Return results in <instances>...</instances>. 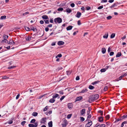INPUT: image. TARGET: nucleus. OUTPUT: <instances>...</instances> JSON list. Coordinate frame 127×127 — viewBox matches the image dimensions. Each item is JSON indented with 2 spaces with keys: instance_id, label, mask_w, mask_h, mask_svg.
I'll list each match as a JSON object with an SVG mask.
<instances>
[{
  "instance_id": "obj_1",
  "label": "nucleus",
  "mask_w": 127,
  "mask_h": 127,
  "mask_svg": "<svg viewBox=\"0 0 127 127\" xmlns=\"http://www.w3.org/2000/svg\"><path fill=\"white\" fill-rule=\"evenodd\" d=\"M99 97V95L98 94L93 95L90 97L89 101L90 103L92 102V101L97 100Z\"/></svg>"
},
{
  "instance_id": "obj_2",
  "label": "nucleus",
  "mask_w": 127,
  "mask_h": 127,
  "mask_svg": "<svg viewBox=\"0 0 127 127\" xmlns=\"http://www.w3.org/2000/svg\"><path fill=\"white\" fill-rule=\"evenodd\" d=\"M54 21L56 24L60 23L62 22V19L61 18L59 17L55 18L54 19Z\"/></svg>"
},
{
  "instance_id": "obj_3",
  "label": "nucleus",
  "mask_w": 127,
  "mask_h": 127,
  "mask_svg": "<svg viewBox=\"0 0 127 127\" xmlns=\"http://www.w3.org/2000/svg\"><path fill=\"white\" fill-rule=\"evenodd\" d=\"M92 124V123L91 121L88 120V123L86 125L85 127H89L91 126Z\"/></svg>"
},
{
  "instance_id": "obj_4",
  "label": "nucleus",
  "mask_w": 127,
  "mask_h": 127,
  "mask_svg": "<svg viewBox=\"0 0 127 127\" xmlns=\"http://www.w3.org/2000/svg\"><path fill=\"white\" fill-rule=\"evenodd\" d=\"M67 124V121L65 119H64L63 121V123L62 124V126L63 127H65Z\"/></svg>"
},
{
  "instance_id": "obj_5",
  "label": "nucleus",
  "mask_w": 127,
  "mask_h": 127,
  "mask_svg": "<svg viewBox=\"0 0 127 127\" xmlns=\"http://www.w3.org/2000/svg\"><path fill=\"white\" fill-rule=\"evenodd\" d=\"M83 99V97L82 96H80L77 97L76 98L75 102L80 101Z\"/></svg>"
},
{
  "instance_id": "obj_6",
  "label": "nucleus",
  "mask_w": 127,
  "mask_h": 127,
  "mask_svg": "<svg viewBox=\"0 0 127 127\" xmlns=\"http://www.w3.org/2000/svg\"><path fill=\"white\" fill-rule=\"evenodd\" d=\"M73 105L72 103H69L67 104L68 108L69 109H72L73 107Z\"/></svg>"
},
{
  "instance_id": "obj_7",
  "label": "nucleus",
  "mask_w": 127,
  "mask_h": 127,
  "mask_svg": "<svg viewBox=\"0 0 127 127\" xmlns=\"http://www.w3.org/2000/svg\"><path fill=\"white\" fill-rule=\"evenodd\" d=\"M46 118H43L42 119L41 121V124H45V122H46Z\"/></svg>"
},
{
  "instance_id": "obj_8",
  "label": "nucleus",
  "mask_w": 127,
  "mask_h": 127,
  "mask_svg": "<svg viewBox=\"0 0 127 127\" xmlns=\"http://www.w3.org/2000/svg\"><path fill=\"white\" fill-rule=\"evenodd\" d=\"M127 75V72L126 73H124V74H122L119 77V80H121L123 77L126 76Z\"/></svg>"
},
{
  "instance_id": "obj_9",
  "label": "nucleus",
  "mask_w": 127,
  "mask_h": 127,
  "mask_svg": "<svg viewBox=\"0 0 127 127\" xmlns=\"http://www.w3.org/2000/svg\"><path fill=\"white\" fill-rule=\"evenodd\" d=\"M86 111V109H82V110L80 111V113L81 114V115H83L85 113V112Z\"/></svg>"
},
{
  "instance_id": "obj_10",
  "label": "nucleus",
  "mask_w": 127,
  "mask_h": 127,
  "mask_svg": "<svg viewBox=\"0 0 127 127\" xmlns=\"http://www.w3.org/2000/svg\"><path fill=\"white\" fill-rule=\"evenodd\" d=\"M64 42L62 41H59L58 42V44L59 45H62L64 44Z\"/></svg>"
},
{
  "instance_id": "obj_11",
  "label": "nucleus",
  "mask_w": 127,
  "mask_h": 127,
  "mask_svg": "<svg viewBox=\"0 0 127 127\" xmlns=\"http://www.w3.org/2000/svg\"><path fill=\"white\" fill-rule=\"evenodd\" d=\"M98 121L100 122H102L103 121V117L100 116L98 117Z\"/></svg>"
},
{
  "instance_id": "obj_12",
  "label": "nucleus",
  "mask_w": 127,
  "mask_h": 127,
  "mask_svg": "<svg viewBox=\"0 0 127 127\" xmlns=\"http://www.w3.org/2000/svg\"><path fill=\"white\" fill-rule=\"evenodd\" d=\"M32 38V37L29 36L28 37L26 38V39L27 41H30Z\"/></svg>"
},
{
  "instance_id": "obj_13",
  "label": "nucleus",
  "mask_w": 127,
  "mask_h": 127,
  "mask_svg": "<svg viewBox=\"0 0 127 127\" xmlns=\"http://www.w3.org/2000/svg\"><path fill=\"white\" fill-rule=\"evenodd\" d=\"M59 96V95L57 94H55L54 95L52 96V97L54 99H55L57 97H58Z\"/></svg>"
},
{
  "instance_id": "obj_14",
  "label": "nucleus",
  "mask_w": 127,
  "mask_h": 127,
  "mask_svg": "<svg viewBox=\"0 0 127 127\" xmlns=\"http://www.w3.org/2000/svg\"><path fill=\"white\" fill-rule=\"evenodd\" d=\"M81 15V14L80 12H77L76 14V16L78 18H79V17H80Z\"/></svg>"
},
{
  "instance_id": "obj_15",
  "label": "nucleus",
  "mask_w": 127,
  "mask_h": 127,
  "mask_svg": "<svg viewBox=\"0 0 127 127\" xmlns=\"http://www.w3.org/2000/svg\"><path fill=\"white\" fill-rule=\"evenodd\" d=\"M55 99H54L53 98H51L49 100V102L51 103H53L55 102Z\"/></svg>"
},
{
  "instance_id": "obj_16",
  "label": "nucleus",
  "mask_w": 127,
  "mask_h": 127,
  "mask_svg": "<svg viewBox=\"0 0 127 127\" xmlns=\"http://www.w3.org/2000/svg\"><path fill=\"white\" fill-rule=\"evenodd\" d=\"M108 36V32L106 33L105 35H103V37L104 38L107 39V38Z\"/></svg>"
},
{
  "instance_id": "obj_17",
  "label": "nucleus",
  "mask_w": 127,
  "mask_h": 127,
  "mask_svg": "<svg viewBox=\"0 0 127 127\" xmlns=\"http://www.w3.org/2000/svg\"><path fill=\"white\" fill-rule=\"evenodd\" d=\"M42 18L44 19H48V16L46 15H44L42 16Z\"/></svg>"
},
{
  "instance_id": "obj_18",
  "label": "nucleus",
  "mask_w": 127,
  "mask_h": 127,
  "mask_svg": "<svg viewBox=\"0 0 127 127\" xmlns=\"http://www.w3.org/2000/svg\"><path fill=\"white\" fill-rule=\"evenodd\" d=\"M72 26H69L66 28V30L67 31L70 30L72 29Z\"/></svg>"
},
{
  "instance_id": "obj_19",
  "label": "nucleus",
  "mask_w": 127,
  "mask_h": 127,
  "mask_svg": "<svg viewBox=\"0 0 127 127\" xmlns=\"http://www.w3.org/2000/svg\"><path fill=\"white\" fill-rule=\"evenodd\" d=\"M106 52V50L105 48H102L101 49V52L103 54L105 53Z\"/></svg>"
},
{
  "instance_id": "obj_20",
  "label": "nucleus",
  "mask_w": 127,
  "mask_h": 127,
  "mask_svg": "<svg viewBox=\"0 0 127 127\" xmlns=\"http://www.w3.org/2000/svg\"><path fill=\"white\" fill-rule=\"evenodd\" d=\"M8 42V40L7 39H3L1 41V43H7Z\"/></svg>"
},
{
  "instance_id": "obj_21",
  "label": "nucleus",
  "mask_w": 127,
  "mask_h": 127,
  "mask_svg": "<svg viewBox=\"0 0 127 127\" xmlns=\"http://www.w3.org/2000/svg\"><path fill=\"white\" fill-rule=\"evenodd\" d=\"M48 125L49 127H52V121H50L48 123Z\"/></svg>"
},
{
  "instance_id": "obj_22",
  "label": "nucleus",
  "mask_w": 127,
  "mask_h": 127,
  "mask_svg": "<svg viewBox=\"0 0 127 127\" xmlns=\"http://www.w3.org/2000/svg\"><path fill=\"white\" fill-rule=\"evenodd\" d=\"M121 55H122V54H121V52H118L116 55V57H120V56H121Z\"/></svg>"
},
{
  "instance_id": "obj_23",
  "label": "nucleus",
  "mask_w": 127,
  "mask_h": 127,
  "mask_svg": "<svg viewBox=\"0 0 127 127\" xmlns=\"http://www.w3.org/2000/svg\"><path fill=\"white\" fill-rule=\"evenodd\" d=\"M66 12L68 13H70L71 12V9L68 8L66 9Z\"/></svg>"
},
{
  "instance_id": "obj_24",
  "label": "nucleus",
  "mask_w": 127,
  "mask_h": 127,
  "mask_svg": "<svg viewBox=\"0 0 127 127\" xmlns=\"http://www.w3.org/2000/svg\"><path fill=\"white\" fill-rule=\"evenodd\" d=\"M32 116H36L38 115V113L36 112H33L32 114Z\"/></svg>"
},
{
  "instance_id": "obj_25",
  "label": "nucleus",
  "mask_w": 127,
  "mask_h": 127,
  "mask_svg": "<svg viewBox=\"0 0 127 127\" xmlns=\"http://www.w3.org/2000/svg\"><path fill=\"white\" fill-rule=\"evenodd\" d=\"M30 29L31 30H32L33 31H35V29L36 31H37V29H36L35 28H34V27L33 26H31L30 27Z\"/></svg>"
},
{
  "instance_id": "obj_26",
  "label": "nucleus",
  "mask_w": 127,
  "mask_h": 127,
  "mask_svg": "<svg viewBox=\"0 0 127 127\" xmlns=\"http://www.w3.org/2000/svg\"><path fill=\"white\" fill-rule=\"evenodd\" d=\"M88 90L86 89H84L82 90L81 93H84L85 92H87Z\"/></svg>"
},
{
  "instance_id": "obj_27",
  "label": "nucleus",
  "mask_w": 127,
  "mask_h": 127,
  "mask_svg": "<svg viewBox=\"0 0 127 127\" xmlns=\"http://www.w3.org/2000/svg\"><path fill=\"white\" fill-rule=\"evenodd\" d=\"M3 36V39H7L8 37V35H4Z\"/></svg>"
},
{
  "instance_id": "obj_28",
  "label": "nucleus",
  "mask_w": 127,
  "mask_h": 127,
  "mask_svg": "<svg viewBox=\"0 0 127 127\" xmlns=\"http://www.w3.org/2000/svg\"><path fill=\"white\" fill-rule=\"evenodd\" d=\"M9 43L10 44H11L12 45H14L15 44L13 40H10L9 41Z\"/></svg>"
},
{
  "instance_id": "obj_29",
  "label": "nucleus",
  "mask_w": 127,
  "mask_h": 127,
  "mask_svg": "<svg viewBox=\"0 0 127 127\" xmlns=\"http://www.w3.org/2000/svg\"><path fill=\"white\" fill-rule=\"evenodd\" d=\"M25 30L27 31H30L31 30L30 28H29L28 27H25Z\"/></svg>"
},
{
  "instance_id": "obj_30",
  "label": "nucleus",
  "mask_w": 127,
  "mask_h": 127,
  "mask_svg": "<svg viewBox=\"0 0 127 127\" xmlns=\"http://www.w3.org/2000/svg\"><path fill=\"white\" fill-rule=\"evenodd\" d=\"M115 36V33H113L111 34L110 36V38H114Z\"/></svg>"
},
{
  "instance_id": "obj_31",
  "label": "nucleus",
  "mask_w": 127,
  "mask_h": 127,
  "mask_svg": "<svg viewBox=\"0 0 127 127\" xmlns=\"http://www.w3.org/2000/svg\"><path fill=\"white\" fill-rule=\"evenodd\" d=\"M35 121V119H33L31 120L30 122V123H34Z\"/></svg>"
},
{
  "instance_id": "obj_32",
  "label": "nucleus",
  "mask_w": 127,
  "mask_h": 127,
  "mask_svg": "<svg viewBox=\"0 0 127 127\" xmlns=\"http://www.w3.org/2000/svg\"><path fill=\"white\" fill-rule=\"evenodd\" d=\"M94 88V87L92 85H90L89 86V89L91 90H93Z\"/></svg>"
},
{
  "instance_id": "obj_33",
  "label": "nucleus",
  "mask_w": 127,
  "mask_h": 127,
  "mask_svg": "<svg viewBox=\"0 0 127 127\" xmlns=\"http://www.w3.org/2000/svg\"><path fill=\"white\" fill-rule=\"evenodd\" d=\"M16 67V66H9L8 67V69H10L11 68H13Z\"/></svg>"
},
{
  "instance_id": "obj_34",
  "label": "nucleus",
  "mask_w": 127,
  "mask_h": 127,
  "mask_svg": "<svg viewBox=\"0 0 127 127\" xmlns=\"http://www.w3.org/2000/svg\"><path fill=\"white\" fill-rule=\"evenodd\" d=\"M6 18V16L5 15H4L3 16H1L0 17V19H5Z\"/></svg>"
},
{
  "instance_id": "obj_35",
  "label": "nucleus",
  "mask_w": 127,
  "mask_h": 127,
  "mask_svg": "<svg viewBox=\"0 0 127 127\" xmlns=\"http://www.w3.org/2000/svg\"><path fill=\"white\" fill-rule=\"evenodd\" d=\"M62 55L61 54H58L57 56H56V58H57L58 57L61 58L62 57Z\"/></svg>"
},
{
  "instance_id": "obj_36",
  "label": "nucleus",
  "mask_w": 127,
  "mask_h": 127,
  "mask_svg": "<svg viewBox=\"0 0 127 127\" xmlns=\"http://www.w3.org/2000/svg\"><path fill=\"white\" fill-rule=\"evenodd\" d=\"M29 127H34V125L31 124H29Z\"/></svg>"
},
{
  "instance_id": "obj_37",
  "label": "nucleus",
  "mask_w": 127,
  "mask_h": 127,
  "mask_svg": "<svg viewBox=\"0 0 127 127\" xmlns=\"http://www.w3.org/2000/svg\"><path fill=\"white\" fill-rule=\"evenodd\" d=\"M106 124L108 126H110L111 123L109 122H107L106 123Z\"/></svg>"
},
{
  "instance_id": "obj_38",
  "label": "nucleus",
  "mask_w": 127,
  "mask_h": 127,
  "mask_svg": "<svg viewBox=\"0 0 127 127\" xmlns=\"http://www.w3.org/2000/svg\"><path fill=\"white\" fill-rule=\"evenodd\" d=\"M106 71V69L105 68H102L100 70V71L101 72H105Z\"/></svg>"
},
{
  "instance_id": "obj_39",
  "label": "nucleus",
  "mask_w": 127,
  "mask_h": 127,
  "mask_svg": "<svg viewBox=\"0 0 127 127\" xmlns=\"http://www.w3.org/2000/svg\"><path fill=\"white\" fill-rule=\"evenodd\" d=\"M127 117V115L126 114H125L123 115L122 117V119H125Z\"/></svg>"
},
{
  "instance_id": "obj_40",
  "label": "nucleus",
  "mask_w": 127,
  "mask_h": 127,
  "mask_svg": "<svg viewBox=\"0 0 127 127\" xmlns=\"http://www.w3.org/2000/svg\"><path fill=\"white\" fill-rule=\"evenodd\" d=\"M63 10V8L62 7H60L58 9V11H62Z\"/></svg>"
},
{
  "instance_id": "obj_41",
  "label": "nucleus",
  "mask_w": 127,
  "mask_h": 127,
  "mask_svg": "<svg viewBox=\"0 0 127 127\" xmlns=\"http://www.w3.org/2000/svg\"><path fill=\"white\" fill-rule=\"evenodd\" d=\"M105 126L106 125L104 124H102L100 125L99 124V127H105Z\"/></svg>"
},
{
  "instance_id": "obj_42",
  "label": "nucleus",
  "mask_w": 127,
  "mask_h": 127,
  "mask_svg": "<svg viewBox=\"0 0 127 127\" xmlns=\"http://www.w3.org/2000/svg\"><path fill=\"white\" fill-rule=\"evenodd\" d=\"M29 14V12H26L25 13H23L22 14V15L24 16H25L26 15H27Z\"/></svg>"
},
{
  "instance_id": "obj_43",
  "label": "nucleus",
  "mask_w": 127,
  "mask_h": 127,
  "mask_svg": "<svg viewBox=\"0 0 127 127\" xmlns=\"http://www.w3.org/2000/svg\"><path fill=\"white\" fill-rule=\"evenodd\" d=\"M48 108V107L47 106H46L45 107V108L43 109V111H47Z\"/></svg>"
},
{
  "instance_id": "obj_44",
  "label": "nucleus",
  "mask_w": 127,
  "mask_h": 127,
  "mask_svg": "<svg viewBox=\"0 0 127 127\" xmlns=\"http://www.w3.org/2000/svg\"><path fill=\"white\" fill-rule=\"evenodd\" d=\"M45 23L46 24H48L49 23V22L48 20H44Z\"/></svg>"
},
{
  "instance_id": "obj_45",
  "label": "nucleus",
  "mask_w": 127,
  "mask_h": 127,
  "mask_svg": "<svg viewBox=\"0 0 127 127\" xmlns=\"http://www.w3.org/2000/svg\"><path fill=\"white\" fill-rule=\"evenodd\" d=\"M103 7V5L101 6H99L98 8L97 9H102Z\"/></svg>"
},
{
  "instance_id": "obj_46",
  "label": "nucleus",
  "mask_w": 127,
  "mask_h": 127,
  "mask_svg": "<svg viewBox=\"0 0 127 127\" xmlns=\"http://www.w3.org/2000/svg\"><path fill=\"white\" fill-rule=\"evenodd\" d=\"M98 112L100 114V115L102 116L103 115V112L101 110H99L98 111Z\"/></svg>"
},
{
  "instance_id": "obj_47",
  "label": "nucleus",
  "mask_w": 127,
  "mask_h": 127,
  "mask_svg": "<svg viewBox=\"0 0 127 127\" xmlns=\"http://www.w3.org/2000/svg\"><path fill=\"white\" fill-rule=\"evenodd\" d=\"M95 127H99V123H97L95 125Z\"/></svg>"
},
{
  "instance_id": "obj_48",
  "label": "nucleus",
  "mask_w": 127,
  "mask_h": 127,
  "mask_svg": "<svg viewBox=\"0 0 127 127\" xmlns=\"http://www.w3.org/2000/svg\"><path fill=\"white\" fill-rule=\"evenodd\" d=\"M80 118L81 121L82 122L84 121L85 120V118L83 117H80Z\"/></svg>"
},
{
  "instance_id": "obj_49",
  "label": "nucleus",
  "mask_w": 127,
  "mask_h": 127,
  "mask_svg": "<svg viewBox=\"0 0 127 127\" xmlns=\"http://www.w3.org/2000/svg\"><path fill=\"white\" fill-rule=\"evenodd\" d=\"M86 8L87 10H90L91 9V8L89 6H87L86 7Z\"/></svg>"
},
{
  "instance_id": "obj_50",
  "label": "nucleus",
  "mask_w": 127,
  "mask_h": 127,
  "mask_svg": "<svg viewBox=\"0 0 127 127\" xmlns=\"http://www.w3.org/2000/svg\"><path fill=\"white\" fill-rule=\"evenodd\" d=\"M112 18V17L110 16H108L107 17V19L108 20H110Z\"/></svg>"
},
{
  "instance_id": "obj_51",
  "label": "nucleus",
  "mask_w": 127,
  "mask_h": 127,
  "mask_svg": "<svg viewBox=\"0 0 127 127\" xmlns=\"http://www.w3.org/2000/svg\"><path fill=\"white\" fill-rule=\"evenodd\" d=\"M108 89V87L107 86H105L104 88V90L105 91H106Z\"/></svg>"
},
{
  "instance_id": "obj_52",
  "label": "nucleus",
  "mask_w": 127,
  "mask_h": 127,
  "mask_svg": "<svg viewBox=\"0 0 127 127\" xmlns=\"http://www.w3.org/2000/svg\"><path fill=\"white\" fill-rule=\"evenodd\" d=\"M65 97V96L64 95L62 96L60 99V100L61 101H62Z\"/></svg>"
},
{
  "instance_id": "obj_53",
  "label": "nucleus",
  "mask_w": 127,
  "mask_h": 127,
  "mask_svg": "<svg viewBox=\"0 0 127 127\" xmlns=\"http://www.w3.org/2000/svg\"><path fill=\"white\" fill-rule=\"evenodd\" d=\"M70 6L71 7H74L75 6V4L74 3H72L71 4Z\"/></svg>"
},
{
  "instance_id": "obj_54",
  "label": "nucleus",
  "mask_w": 127,
  "mask_h": 127,
  "mask_svg": "<svg viewBox=\"0 0 127 127\" xmlns=\"http://www.w3.org/2000/svg\"><path fill=\"white\" fill-rule=\"evenodd\" d=\"M71 116V114H68L67 115V117L68 119L70 118Z\"/></svg>"
},
{
  "instance_id": "obj_55",
  "label": "nucleus",
  "mask_w": 127,
  "mask_h": 127,
  "mask_svg": "<svg viewBox=\"0 0 127 127\" xmlns=\"http://www.w3.org/2000/svg\"><path fill=\"white\" fill-rule=\"evenodd\" d=\"M26 123V122L25 121H23L21 123V124L22 125H23V126H24V125L25 123Z\"/></svg>"
},
{
  "instance_id": "obj_56",
  "label": "nucleus",
  "mask_w": 127,
  "mask_h": 127,
  "mask_svg": "<svg viewBox=\"0 0 127 127\" xmlns=\"http://www.w3.org/2000/svg\"><path fill=\"white\" fill-rule=\"evenodd\" d=\"M13 123V121H12V120L9 121L8 122V124H12Z\"/></svg>"
},
{
  "instance_id": "obj_57",
  "label": "nucleus",
  "mask_w": 127,
  "mask_h": 127,
  "mask_svg": "<svg viewBox=\"0 0 127 127\" xmlns=\"http://www.w3.org/2000/svg\"><path fill=\"white\" fill-rule=\"evenodd\" d=\"M105 117L106 119H109L110 118V116L109 115H108L106 116Z\"/></svg>"
},
{
  "instance_id": "obj_58",
  "label": "nucleus",
  "mask_w": 127,
  "mask_h": 127,
  "mask_svg": "<svg viewBox=\"0 0 127 127\" xmlns=\"http://www.w3.org/2000/svg\"><path fill=\"white\" fill-rule=\"evenodd\" d=\"M91 115H89L87 117V119L89 120L91 117Z\"/></svg>"
},
{
  "instance_id": "obj_59",
  "label": "nucleus",
  "mask_w": 127,
  "mask_h": 127,
  "mask_svg": "<svg viewBox=\"0 0 127 127\" xmlns=\"http://www.w3.org/2000/svg\"><path fill=\"white\" fill-rule=\"evenodd\" d=\"M114 54V52H111L110 53V56H112Z\"/></svg>"
},
{
  "instance_id": "obj_60",
  "label": "nucleus",
  "mask_w": 127,
  "mask_h": 127,
  "mask_svg": "<svg viewBox=\"0 0 127 127\" xmlns=\"http://www.w3.org/2000/svg\"><path fill=\"white\" fill-rule=\"evenodd\" d=\"M38 125V123L37 122L35 123V125H34V127H36Z\"/></svg>"
},
{
  "instance_id": "obj_61",
  "label": "nucleus",
  "mask_w": 127,
  "mask_h": 127,
  "mask_svg": "<svg viewBox=\"0 0 127 127\" xmlns=\"http://www.w3.org/2000/svg\"><path fill=\"white\" fill-rule=\"evenodd\" d=\"M20 96V95L19 94H18L17 95V96H16V99H17L19 98V97Z\"/></svg>"
},
{
  "instance_id": "obj_62",
  "label": "nucleus",
  "mask_w": 127,
  "mask_h": 127,
  "mask_svg": "<svg viewBox=\"0 0 127 127\" xmlns=\"http://www.w3.org/2000/svg\"><path fill=\"white\" fill-rule=\"evenodd\" d=\"M77 24L78 25H80L81 24V23L80 20H79L78 21Z\"/></svg>"
},
{
  "instance_id": "obj_63",
  "label": "nucleus",
  "mask_w": 127,
  "mask_h": 127,
  "mask_svg": "<svg viewBox=\"0 0 127 127\" xmlns=\"http://www.w3.org/2000/svg\"><path fill=\"white\" fill-rule=\"evenodd\" d=\"M52 24H50L48 25L47 26V27H48L51 28L52 27Z\"/></svg>"
},
{
  "instance_id": "obj_64",
  "label": "nucleus",
  "mask_w": 127,
  "mask_h": 127,
  "mask_svg": "<svg viewBox=\"0 0 127 127\" xmlns=\"http://www.w3.org/2000/svg\"><path fill=\"white\" fill-rule=\"evenodd\" d=\"M59 93L60 94L63 95L64 94V92L62 91H60Z\"/></svg>"
}]
</instances>
